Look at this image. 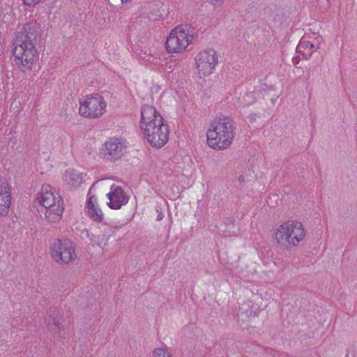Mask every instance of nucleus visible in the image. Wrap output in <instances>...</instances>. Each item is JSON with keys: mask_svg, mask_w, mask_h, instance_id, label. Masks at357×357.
<instances>
[{"mask_svg": "<svg viewBox=\"0 0 357 357\" xmlns=\"http://www.w3.org/2000/svg\"><path fill=\"white\" fill-rule=\"evenodd\" d=\"M187 25L175 27L167 38L165 45L169 52L178 53L185 50L192 42L193 36L189 33Z\"/></svg>", "mask_w": 357, "mask_h": 357, "instance_id": "6", "label": "nucleus"}, {"mask_svg": "<svg viewBox=\"0 0 357 357\" xmlns=\"http://www.w3.org/2000/svg\"><path fill=\"white\" fill-rule=\"evenodd\" d=\"M126 148V142L121 139L111 137L102 145L99 156L105 161L114 162L121 158Z\"/></svg>", "mask_w": 357, "mask_h": 357, "instance_id": "8", "label": "nucleus"}, {"mask_svg": "<svg viewBox=\"0 0 357 357\" xmlns=\"http://www.w3.org/2000/svg\"><path fill=\"white\" fill-rule=\"evenodd\" d=\"M218 54L213 49H206L197 53L195 63L197 74L200 77L212 74L218 63Z\"/></svg>", "mask_w": 357, "mask_h": 357, "instance_id": "7", "label": "nucleus"}, {"mask_svg": "<svg viewBox=\"0 0 357 357\" xmlns=\"http://www.w3.org/2000/svg\"><path fill=\"white\" fill-rule=\"evenodd\" d=\"M132 0H121V3H127L130 1H131Z\"/></svg>", "mask_w": 357, "mask_h": 357, "instance_id": "26", "label": "nucleus"}, {"mask_svg": "<svg viewBox=\"0 0 357 357\" xmlns=\"http://www.w3.org/2000/svg\"><path fill=\"white\" fill-rule=\"evenodd\" d=\"M80 107L79 112L89 110V112H101L106 108V102L104 98L99 94H92L85 97L83 101H79Z\"/></svg>", "mask_w": 357, "mask_h": 357, "instance_id": "14", "label": "nucleus"}, {"mask_svg": "<svg viewBox=\"0 0 357 357\" xmlns=\"http://www.w3.org/2000/svg\"><path fill=\"white\" fill-rule=\"evenodd\" d=\"M50 255L59 264H69L77 257L74 243L69 239H56L50 245Z\"/></svg>", "mask_w": 357, "mask_h": 357, "instance_id": "5", "label": "nucleus"}, {"mask_svg": "<svg viewBox=\"0 0 357 357\" xmlns=\"http://www.w3.org/2000/svg\"><path fill=\"white\" fill-rule=\"evenodd\" d=\"M322 38L319 36L315 38V41L311 42L303 38L297 46L298 52H302L304 57L309 59L314 51L320 48Z\"/></svg>", "mask_w": 357, "mask_h": 357, "instance_id": "16", "label": "nucleus"}, {"mask_svg": "<svg viewBox=\"0 0 357 357\" xmlns=\"http://www.w3.org/2000/svg\"><path fill=\"white\" fill-rule=\"evenodd\" d=\"M236 135L234 121L222 115L214 117L206 131L207 145L215 151H225L232 144Z\"/></svg>", "mask_w": 357, "mask_h": 357, "instance_id": "2", "label": "nucleus"}, {"mask_svg": "<svg viewBox=\"0 0 357 357\" xmlns=\"http://www.w3.org/2000/svg\"><path fill=\"white\" fill-rule=\"evenodd\" d=\"M223 1L224 0H211V2L214 6L220 5Z\"/></svg>", "mask_w": 357, "mask_h": 357, "instance_id": "24", "label": "nucleus"}, {"mask_svg": "<svg viewBox=\"0 0 357 357\" xmlns=\"http://www.w3.org/2000/svg\"><path fill=\"white\" fill-rule=\"evenodd\" d=\"M86 208L87 214L93 220L101 222L103 220L104 214L98 204L96 196L92 195L88 197Z\"/></svg>", "mask_w": 357, "mask_h": 357, "instance_id": "15", "label": "nucleus"}, {"mask_svg": "<svg viewBox=\"0 0 357 357\" xmlns=\"http://www.w3.org/2000/svg\"><path fill=\"white\" fill-rule=\"evenodd\" d=\"M141 13L153 21L159 20L161 16L160 7L153 2L144 5L141 8Z\"/></svg>", "mask_w": 357, "mask_h": 357, "instance_id": "17", "label": "nucleus"}, {"mask_svg": "<svg viewBox=\"0 0 357 357\" xmlns=\"http://www.w3.org/2000/svg\"><path fill=\"white\" fill-rule=\"evenodd\" d=\"M102 113H82V116L89 119H96L100 116Z\"/></svg>", "mask_w": 357, "mask_h": 357, "instance_id": "21", "label": "nucleus"}, {"mask_svg": "<svg viewBox=\"0 0 357 357\" xmlns=\"http://www.w3.org/2000/svg\"><path fill=\"white\" fill-rule=\"evenodd\" d=\"M305 237L303 224L298 220H287L274 230L273 238L275 243L288 248H296Z\"/></svg>", "mask_w": 357, "mask_h": 357, "instance_id": "4", "label": "nucleus"}, {"mask_svg": "<svg viewBox=\"0 0 357 357\" xmlns=\"http://www.w3.org/2000/svg\"><path fill=\"white\" fill-rule=\"evenodd\" d=\"M151 357H172V356L166 349L156 348L153 350Z\"/></svg>", "mask_w": 357, "mask_h": 357, "instance_id": "20", "label": "nucleus"}, {"mask_svg": "<svg viewBox=\"0 0 357 357\" xmlns=\"http://www.w3.org/2000/svg\"><path fill=\"white\" fill-rule=\"evenodd\" d=\"M11 201L12 197L9 185L6 178L0 176V216L8 215Z\"/></svg>", "mask_w": 357, "mask_h": 357, "instance_id": "13", "label": "nucleus"}, {"mask_svg": "<svg viewBox=\"0 0 357 357\" xmlns=\"http://www.w3.org/2000/svg\"><path fill=\"white\" fill-rule=\"evenodd\" d=\"M114 234V231L112 228L109 227H106L104 229V234L102 238L99 241L98 244L100 245H106L107 244V241L109 238L113 236Z\"/></svg>", "mask_w": 357, "mask_h": 357, "instance_id": "19", "label": "nucleus"}, {"mask_svg": "<svg viewBox=\"0 0 357 357\" xmlns=\"http://www.w3.org/2000/svg\"><path fill=\"white\" fill-rule=\"evenodd\" d=\"M162 218H163V215H158V220H162Z\"/></svg>", "mask_w": 357, "mask_h": 357, "instance_id": "27", "label": "nucleus"}, {"mask_svg": "<svg viewBox=\"0 0 357 357\" xmlns=\"http://www.w3.org/2000/svg\"><path fill=\"white\" fill-rule=\"evenodd\" d=\"M142 117L139 123L140 129L144 134L153 130L164 123V120L160 113H141Z\"/></svg>", "mask_w": 357, "mask_h": 357, "instance_id": "11", "label": "nucleus"}, {"mask_svg": "<svg viewBox=\"0 0 357 357\" xmlns=\"http://www.w3.org/2000/svg\"><path fill=\"white\" fill-rule=\"evenodd\" d=\"M48 327L50 331L54 335L60 334L61 325L58 319L54 318L51 322H49Z\"/></svg>", "mask_w": 357, "mask_h": 357, "instance_id": "18", "label": "nucleus"}, {"mask_svg": "<svg viewBox=\"0 0 357 357\" xmlns=\"http://www.w3.org/2000/svg\"><path fill=\"white\" fill-rule=\"evenodd\" d=\"M109 202L107 206L114 210L121 208L126 205L130 199L129 195L125 192L124 189L119 185L113 184L108 193L106 195Z\"/></svg>", "mask_w": 357, "mask_h": 357, "instance_id": "9", "label": "nucleus"}, {"mask_svg": "<svg viewBox=\"0 0 357 357\" xmlns=\"http://www.w3.org/2000/svg\"><path fill=\"white\" fill-rule=\"evenodd\" d=\"M144 136L151 146L161 148L167 142L169 139L168 126L163 123L153 130L150 131V134L149 132L144 134Z\"/></svg>", "mask_w": 357, "mask_h": 357, "instance_id": "10", "label": "nucleus"}, {"mask_svg": "<svg viewBox=\"0 0 357 357\" xmlns=\"http://www.w3.org/2000/svg\"><path fill=\"white\" fill-rule=\"evenodd\" d=\"M38 34V26L36 23L26 24L18 32L13 43L14 61L22 72L31 70L38 59L34 41Z\"/></svg>", "mask_w": 357, "mask_h": 357, "instance_id": "1", "label": "nucleus"}, {"mask_svg": "<svg viewBox=\"0 0 357 357\" xmlns=\"http://www.w3.org/2000/svg\"><path fill=\"white\" fill-rule=\"evenodd\" d=\"M85 174L74 169H68L63 174V182L66 188L70 190L79 188L85 180Z\"/></svg>", "mask_w": 357, "mask_h": 357, "instance_id": "12", "label": "nucleus"}, {"mask_svg": "<svg viewBox=\"0 0 357 357\" xmlns=\"http://www.w3.org/2000/svg\"><path fill=\"white\" fill-rule=\"evenodd\" d=\"M293 63L294 65H296L299 62V59L298 58H293V60H292Z\"/></svg>", "mask_w": 357, "mask_h": 357, "instance_id": "25", "label": "nucleus"}, {"mask_svg": "<svg viewBox=\"0 0 357 357\" xmlns=\"http://www.w3.org/2000/svg\"><path fill=\"white\" fill-rule=\"evenodd\" d=\"M41 0H23L24 3L29 6H33L38 3Z\"/></svg>", "mask_w": 357, "mask_h": 357, "instance_id": "23", "label": "nucleus"}, {"mask_svg": "<svg viewBox=\"0 0 357 357\" xmlns=\"http://www.w3.org/2000/svg\"><path fill=\"white\" fill-rule=\"evenodd\" d=\"M346 357H357V348L356 347H353V348H351L347 355H346Z\"/></svg>", "mask_w": 357, "mask_h": 357, "instance_id": "22", "label": "nucleus"}, {"mask_svg": "<svg viewBox=\"0 0 357 357\" xmlns=\"http://www.w3.org/2000/svg\"><path fill=\"white\" fill-rule=\"evenodd\" d=\"M37 203L45 208V219L51 223L59 222L64 211L63 199L52 185L44 183L36 195Z\"/></svg>", "mask_w": 357, "mask_h": 357, "instance_id": "3", "label": "nucleus"}]
</instances>
